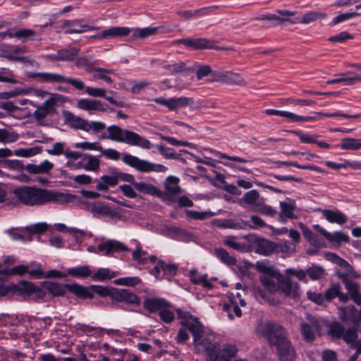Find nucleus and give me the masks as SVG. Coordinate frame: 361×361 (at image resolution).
<instances>
[{
  "mask_svg": "<svg viewBox=\"0 0 361 361\" xmlns=\"http://www.w3.org/2000/svg\"><path fill=\"white\" fill-rule=\"evenodd\" d=\"M76 197L68 193L47 190L36 186L22 185L15 188L7 200L8 204L16 207L21 204L35 207L50 202L64 204L73 201Z\"/></svg>",
  "mask_w": 361,
  "mask_h": 361,
  "instance_id": "nucleus-1",
  "label": "nucleus"
},
{
  "mask_svg": "<svg viewBox=\"0 0 361 361\" xmlns=\"http://www.w3.org/2000/svg\"><path fill=\"white\" fill-rule=\"evenodd\" d=\"M257 332L266 338L271 345L276 347V353L281 361H293L296 353L291 342L288 338V333L280 324L273 322L260 324Z\"/></svg>",
  "mask_w": 361,
  "mask_h": 361,
  "instance_id": "nucleus-2",
  "label": "nucleus"
},
{
  "mask_svg": "<svg viewBox=\"0 0 361 361\" xmlns=\"http://www.w3.org/2000/svg\"><path fill=\"white\" fill-rule=\"evenodd\" d=\"M336 260V264L345 269L344 271L337 270L336 276L341 280L345 290L349 293L351 300L357 305L361 306V287L360 284L355 280L360 279V275L346 260L340 257H337Z\"/></svg>",
  "mask_w": 361,
  "mask_h": 361,
  "instance_id": "nucleus-3",
  "label": "nucleus"
},
{
  "mask_svg": "<svg viewBox=\"0 0 361 361\" xmlns=\"http://www.w3.org/2000/svg\"><path fill=\"white\" fill-rule=\"evenodd\" d=\"M108 135L105 133L99 135V140L108 139L117 142H123L130 145L138 146L144 149H150L152 147L150 141L137 133L123 129L121 127L111 125L106 128Z\"/></svg>",
  "mask_w": 361,
  "mask_h": 361,
  "instance_id": "nucleus-4",
  "label": "nucleus"
},
{
  "mask_svg": "<svg viewBox=\"0 0 361 361\" xmlns=\"http://www.w3.org/2000/svg\"><path fill=\"white\" fill-rule=\"evenodd\" d=\"M178 319H180V324L188 330L193 337V344L197 350H201L209 346L210 341L208 338L202 339L204 334V327L199 319L191 314L190 312L178 308L176 310Z\"/></svg>",
  "mask_w": 361,
  "mask_h": 361,
  "instance_id": "nucleus-5",
  "label": "nucleus"
},
{
  "mask_svg": "<svg viewBox=\"0 0 361 361\" xmlns=\"http://www.w3.org/2000/svg\"><path fill=\"white\" fill-rule=\"evenodd\" d=\"M201 352L206 353L207 361H230L236 355L238 349L235 345L230 344L219 349L218 345L210 341L209 346L204 348Z\"/></svg>",
  "mask_w": 361,
  "mask_h": 361,
  "instance_id": "nucleus-6",
  "label": "nucleus"
},
{
  "mask_svg": "<svg viewBox=\"0 0 361 361\" xmlns=\"http://www.w3.org/2000/svg\"><path fill=\"white\" fill-rule=\"evenodd\" d=\"M326 321L320 317L317 318L310 314L306 317V321L300 323V332L307 342H312L317 336H320L322 327L324 326Z\"/></svg>",
  "mask_w": 361,
  "mask_h": 361,
  "instance_id": "nucleus-7",
  "label": "nucleus"
},
{
  "mask_svg": "<svg viewBox=\"0 0 361 361\" xmlns=\"http://www.w3.org/2000/svg\"><path fill=\"white\" fill-rule=\"evenodd\" d=\"M122 161L126 164L143 173H149L152 171L165 172L167 170V167L164 165L153 164L147 160L140 159L138 157L129 154H124L122 157Z\"/></svg>",
  "mask_w": 361,
  "mask_h": 361,
  "instance_id": "nucleus-8",
  "label": "nucleus"
},
{
  "mask_svg": "<svg viewBox=\"0 0 361 361\" xmlns=\"http://www.w3.org/2000/svg\"><path fill=\"white\" fill-rule=\"evenodd\" d=\"M92 214L97 218L108 216L114 222L123 219V216L120 212L112 209L109 205L101 202H94V205L92 206Z\"/></svg>",
  "mask_w": 361,
  "mask_h": 361,
  "instance_id": "nucleus-9",
  "label": "nucleus"
},
{
  "mask_svg": "<svg viewBox=\"0 0 361 361\" xmlns=\"http://www.w3.org/2000/svg\"><path fill=\"white\" fill-rule=\"evenodd\" d=\"M174 44H182L193 49H216L214 42L206 38H183L175 40Z\"/></svg>",
  "mask_w": 361,
  "mask_h": 361,
  "instance_id": "nucleus-10",
  "label": "nucleus"
},
{
  "mask_svg": "<svg viewBox=\"0 0 361 361\" xmlns=\"http://www.w3.org/2000/svg\"><path fill=\"white\" fill-rule=\"evenodd\" d=\"M282 274L276 271L269 275H261L259 281L264 288L269 292L275 293L280 289V283L282 279Z\"/></svg>",
  "mask_w": 361,
  "mask_h": 361,
  "instance_id": "nucleus-11",
  "label": "nucleus"
},
{
  "mask_svg": "<svg viewBox=\"0 0 361 361\" xmlns=\"http://www.w3.org/2000/svg\"><path fill=\"white\" fill-rule=\"evenodd\" d=\"M280 289L278 292L286 297L296 298L300 295V287L298 282H294L290 278L283 275L280 283Z\"/></svg>",
  "mask_w": 361,
  "mask_h": 361,
  "instance_id": "nucleus-12",
  "label": "nucleus"
},
{
  "mask_svg": "<svg viewBox=\"0 0 361 361\" xmlns=\"http://www.w3.org/2000/svg\"><path fill=\"white\" fill-rule=\"evenodd\" d=\"M76 106L80 109L88 111L90 114L95 111H106V105L97 99H80L78 101Z\"/></svg>",
  "mask_w": 361,
  "mask_h": 361,
  "instance_id": "nucleus-13",
  "label": "nucleus"
},
{
  "mask_svg": "<svg viewBox=\"0 0 361 361\" xmlns=\"http://www.w3.org/2000/svg\"><path fill=\"white\" fill-rule=\"evenodd\" d=\"M131 30L126 27H111L109 29L103 30L97 35H93L91 38L97 39H111L118 37L127 36L130 33Z\"/></svg>",
  "mask_w": 361,
  "mask_h": 361,
  "instance_id": "nucleus-14",
  "label": "nucleus"
},
{
  "mask_svg": "<svg viewBox=\"0 0 361 361\" xmlns=\"http://www.w3.org/2000/svg\"><path fill=\"white\" fill-rule=\"evenodd\" d=\"M324 298L328 302L338 298V300L343 303L348 302L350 299L351 300L349 293H345L341 291V287L338 283L331 284V287L326 290Z\"/></svg>",
  "mask_w": 361,
  "mask_h": 361,
  "instance_id": "nucleus-15",
  "label": "nucleus"
},
{
  "mask_svg": "<svg viewBox=\"0 0 361 361\" xmlns=\"http://www.w3.org/2000/svg\"><path fill=\"white\" fill-rule=\"evenodd\" d=\"M97 249L99 252H105L106 255L114 252H128L129 250L124 243L115 240H108L106 242L100 243Z\"/></svg>",
  "mask_w": 361,
  "mask_h": 361,
  "instance_id": "nucleus-16",
  "label": "nucleus"
},
{
  "mask_svg": "<svg viewBox=\"0 0 361 361\" xmlns=\"http://www.w3.org/2000/svg\"><path fill=\"white\" fill-rule=\"evenodd\" d=\"M79 51V48L68 47L58 50L56 54L49 56L48 57L52 61H72L76 58Z\"/></svg>",
  "mask_w": 361,
  "mask_h": 361,
  "instance_id": "nucleus-17",
  "label": "nucleus"
},
{
  "mask_svg": "<svg viewBox=\"0 0 361 361\" xmlns=\"http://www.w3.org/2000/svg\"><path fill=\"white\" fill-rule=\"evenodd\" d=\"M144 307L151 313L156 312L163 308L171 307V304L164 298H145L143 302Z\"/></svg>",
  "mask_w": 361,
  "mask_h": 361,
  "instance_id": "nucleus-18",
  "label": "nucleus"
},
{
  "mask_svg": "<svg viewBox=\"0 0 361 361\" xmlns=\"http://www.w3.org/2000/svg\"><path fill=\"white\" fill-rule=\"evenodd\" d=\"M29 77L31 78H38L40 82L49 83H63L66 77L56 73H32Z\"/></svg>",
  "mask_w": 361,
  "mask_h": 361,
  "instance_id": "nucleus-19",
  "label": "nucleus"
},
{
  "mask_svg": "<svg viewBox=\"0 0 361 361\" xmlns=\"http://www.w3.org/2000/svg\"><path fill=\"white\" fill-rule=\"evenodd\" d=\"M85 92L91 97L104 98L111 104L115 105L116 106H124L125 103L123 100H116L111 96L106 95V90L103 88L87 87L85 88Z\"/></svg>",
  "mask_w": 361,
  "mask_h": 361,
  "instance_id": "nucleus-20",
  "label": "nucleus"
},
{
  "mask_svg": "<svg viewBox=\"0 0 361 361\" xmlns=\"http://www.w3.org/2000/svg\"><path fill=\"white\" fill-rule=\"evenodd\" d=\"M254 243L255 252L263 256L270 255L276 249L274 243L264 238H256Z\"/></svg>",
  "mask_w": 361,
  "mask_h": 361,
  "instance_id": "nucleus-21",
  "label": "nucleus"
},
{
  "mask_svg": "<svg viewBox=\"0 0 361 361\" xmlns=\"http://www.w3.org/2000/svg\"><path fill=\"white\" fill-rule=\"evenodd\" d=\"M325 326L327 327L328 335L334 340L341 339L345 341V336L347 334L348 329L338 322H334L331 323H325Z\"/></svg>",
  "mask_w": 361,
  "mask_h": 361,
  "instance_id": "nucleus-22",
  "label": "nucleus"
},
{
  "mask_svg": "<svg viewBox=\"0 0 361 361\" xmlns=\"http://www.w3.org/2000/svg\"><path fill=\"white\" fill-rule=\"evenodd\" d=\"M65 121L69 126L74 129H79L85 131L87 126V121L78 116H75L72 112L64 111L63 112Z\"/></svg>",
  "mask_w": 361,
  "mask_h": 361,
  "instance_id": "nucleus-23",
  "label": "nucleus"
},
{
  "mask_svg": "<svg viewBox=\"0 0 361 361\" xmlns=\"http://www.w3.org/2000/svg\"><path fill=\"white\" fill-rule=\"evenodd\" d=\"M179 178L175 176H169L164 183V188L166 191V199L172 200L171 196L178 195L181 192L178 185Z\"/></svg>",
  "mask_w": 361,
  "mask_h": 361,
  "instance_id": "nucleus-24",
  "label": "nucleus"
},
{
  "mask_svg": "<svg viewBox=\"0 0 361 361\" xmlns=\"http://www.w3.org/2000/svg\"><path fill=\"white\" fill-rule=\"evenodd\" d=\"M238 237L235 235L225 236L222 243L228 247L240 252H247L250 251V246L245 243L237 241Z\"/></svg>",
  "mask_w": 361,
  "mask_h": 361,
  "instance_id": "nucleus-25",
  "label": "nucleus"
},
{
  "mask_svg": "<svg viewBox=\"0 0 361 361\" xmlns=\"http://www.w3.org/2000/svg\"><path fill=\"white\" fill-rule=\"evenodd\" d=\"M357 329L348 328L345 336V342L349 345L350 348L356 350L357 353L361 354V338L357 340Z\"/></svg>",
  "mask_w": 361,
  "mask_h": 361,
  "instance_id": "nucleus-26",
  "label": "nucleus"
},
{
  "mask_svg": "<svg viewBox=\"0 0 361 361\" xmlns=\"http://www.w3.org/2000/svg\"><path fill=\"white\" fill-rule=\"evenodd\" d=\"M102 182L97 183L96 188L100 191H106L109 187H113L118 184L116 171L113 170L111 175H104L100 178Z\"/></svg>",
  "mask_w": 361,
  "mask_h": 361,
  "instance_id": "nucleus-27",
  "label": "nucleus"
},
{
  "mask_svg": "<svg viewBox=\"0 0 361 361\" xmlns=\"http://www.w3.org/2000/svg\"><path fill=\"white\" fill-rule=\"evenodd\" d=\"M54 167V164L48 160H44L39 165L28 164L25 166L27 171L32 174L47 173Z\"/></svg>",
  "mask_w": 361,
  "mask_h": 361,
  "instance_id": "nucleus-28",
  "label": "nucleus"
},
{
  "mask_svg": "<svg viewBox=\"0 0 361 361\" xmlns=\"http://www.w3.org/2000/svg\"><path fill=\"white\" fill-rule=\"evenodd\" d=\"M322 215L331 223H336L343 225L347 221V216L338 210L324 209Z\"/></svg>",
  "mask_w": 361,
  "mask_h": 361,
  "instance_id": "nucleus-29",
  "label": "nucleus"
},
{
  "mask_svg": "<svg viewBox=\"0 0 361 361\" xmlns=\"http://www.w3.org/2000/svg\"><path fill=\"white\" fill-rule=\"evenodd\" d=\"M223 83L228 85H236L243 86L246 85L244 78L238 73L227 71H223Z\"/></svg>",
  "mask_w": 361,
  "mask_h": 361,
  "instance_id": "nucleus-30",
  "label": "nucleus"
},
{
  "mask_svg": "<svg viewBox=\"0 0 361 361\" xmlns=\"http://www.w3.org/2000/svg\"><path fill=\"white\" fill-rule=\"evenodd\" d=\"M168 231L170 234L173 235L175 239L178 240L188 242L192 240L193 238L190 232L176 226L169 227Z\"/></svg>",
  "mask_w": 361,
  "mask_h": 361,
  "instance_id": "nucleus-31",
  "label": "nucleus"
},
{
  "mask_svg": "<svg viewBox=\"0 0 361 361\" xmlns=\"http://www.w3.org/2000/svg\"><path fill=\"white\" fill-rule=\"evenodd\" d=\"M133 187L140 192L147 195L161 196V191L150 183L145 182H135Z\"/></svg>",
  "mask_w": 361,
  "mask_h": 361,
  "instance_id": "nucleus-32",
  "label": "nucleus"
},
{
  "mask_svg": "<svg viewBox=\"0 0 361 361\" xmlns=\"http://www.w3.org/2000/svg\"><path fill=\"white\" fill-rule=\"evenodd\" d=\"M42 286L53 296H61L66 293V284L61 285L51 281H45L42 283Z\"/></svg>",
  "mask_w": 361,
  "mask_h": 361,
  "instance_id": "nucleus-33",
  "label": "nucleus"
},
{
  "mask_svg": "<svg viewBox=\"0 0 361 361\" xmlns=\"http://www.w3.org/2000/svg\"><path fill=\"white\" fill-rule=\"evenodd\" d=\"M66 288L68 291L81 298H92L93 296L92 293L88 290L87 288L77 283L66 284Z\"/></svg>",
  "mask_w": 361,
  "mask_h": 361,
  "instance_id": "nucleus-34",
  "label": "nucleus"
},
{
  "mask_svg": "<svg viewBox=\"0 0 361 361\" xmlns=\"http://www.w3.org/2000/svg\"><path fill=\"white\" fill-rule=\"evenodd\" d=\"M214 252L216 257L227 265H235L237 263L236 259L222 247H216Z\"/></svg>",
  "mask_w": 361,
  "mask_h": 361,
  "instance_id": "nucleus-35",
  "label": "nucleus"
},
{
  "mask_svg": "<svg viewBox=\"0 0 361 361\" xmlns=\"http://www.w3.org/2000/svg\"><path fill=\"white\" fill-rule=\"evenodd\" d=\"M67 274L73 277L87 278L91 276L92 271L87 265L70 268Z\"/></svg>",
  "mask_w": 361,
  "mask_h": 361,
  "instance_id": "nucleus-36",
  "label": "nucleus"
},
{
  "mask_svg": "<svg viewBox=\"0 0 361 361\" xmlns=\"http://www.w3.org/2000/svg\"><path fill=\"white\" fill-rule=\"evenodd\" d=\"M340 147L345 150H358L361 149V139L343 138L341 140Z\"/></svg>",
  "mask_w": 361,
  "mask_h": 361,
  "instance_id": "nucleus-37",
  "label": "nucleus"
},
{
  "mask_svg": "<svg viewBox=\"0 0 361 361\" xmlns=\"http://www.w3.org/2000/svg\"><path fill=\"white\" fill-rule=\"evenodd\" d=\"M116 274L106 268H99L94 274H91V279L94 281H103L115 277Z\"/></svg>",
  "mask_w": 361,
  "mask_h": 361,
  "instance_id": "nucleus-38",
  "label": "nucleus"
},
{
  "mask_svg": "<svg viewBox=\"0 0 361 361\" xmlns=\"http://www.w3.org/2000/svg\"><path fill=\"white\" fill-rule=\"evenodd\" d=\"M280 208L281 218H282V216H286V218L291 219L296 218V216L293 213L295 210V204L293 202H291L290 201L281 202Z\"/></svg>",
  "mask_w": 361,
  "mask_h": 361,
  "instance_id": "nucleus-39",
  "label": "nucleus"
},
{
  "mask_svg": "<svg viewBox=\"0 0 361 361\" xmlns=\"http://www.w3.org/2000/svg\"><path fill=\"white\" fill-rule=\"evenodd\" d=\"M147 255V251L143 250L142 245L139 243H137L135 249L132 253L133 259L136 261L139 264H145L148 262Z\"/></svg>",
  "mask_w": 361,
  "mask_h": 361,
  "instance_id": "nucleus-40",
  "label": "nucleus"
},
{
  "mask_svg": "<svg viewBox=\"0 0 361 361\" xmlns=\"http://www.w3.org/2000/svg\"><path fill=\"white\" fill-rule=\"evenodd\" d=\"M157 27H145V28H136L132 30V37L136 39L137 37L144 39L149 36L154 35L157 32Z\"/></svg>",
  "mask_w": 361,
  "mask_h": 361,
  "instance_id": "nucleus-41",
  "label": "nucleus"
},
{
  "mask_svg": "<svg viewBox=\"0 0 361 361\" xmlns=\"http://www.w3.org/2000/svg\"><path fill=\"white\" fill-rule=\"evenodd\" d=\"M35 286L36 285H35L32 282L22 281L19 285L13 286V289H15L16 291L19 292L21 294H24L27 296H31L33 294V290Z\"/></svg>",
  "mask_w": 361,
  "mask_h": 361,
  "instance_id": "nucleus-42",
  "label": "nucleus"
},
{
  "mask_svg": "<svg viewBox=\"0 0 361 361\" xmlns=\"http://www.w3.org/2000/svg\"><path fill=\"white\" fill-rule=\"evenodd\" d=\"M35 35V31L32 29H20L14 33H8V37H16L20 39L23 42H25L30 37Z\"/></svg>",
  "mask_w": 361,
  "mask_h": 361,
  "instance_id": "nucleus-43",
  "label": "nucleus"
},
{
  "mask_svg": "<svg viewBox=\"0 0 361 361\" xmlns=\"http://www.w3.org/2000/svg\"><path fill=\"white\" fill-rule=\"evenodd\" d=\"M326 239L332 243L336 244L348 243L350 241L349 236L341 231H336L333 233H330V236H326Z\"/></svg>",
  "mask_w": 361,
  "mask_h": 361,
  "instance_id": "nucleus-44",
  "label": "nucleus"
},
{
  "mask_svg": "<svg viewBox=\"0 0 361 361\" xmlns=\"http://www.w3.org/2000/svg\"><path fill=\"white\" fill-rule=\"evenodd\" d=\"M248 222L241 220L240 221H235L233 220H226L224 221L221 226L226 228H233V229H247Z\"/></svg>",
  "mask_w": 361,
  "mask_h": 361,
  "instance_id": "nucleus-45",
  "label": "nucleus"
},
{
  "mask_svg": "<svg viewBox=\"0 0 361 361\" xmlns=\"http://www.w3.org/2000/svg\"><path fill=\"white\" fill-rule=\"evenodd\" d=\"M100 161L98 158L94 156L89 155L87 157V162L82 165L81 167L86 171H98L99 169Z\"/></svg>",
  "mask_w": 361,
  "mask_h": 361,
  "instance_id": "nucleus-46",
  "label": "nucleus"
},
{
  "mask_svg": "<svg viewBox=\"0 0 361 361\" xmlns=\"http://www.w3.org/2000/svg\"><path fill=\"white\" fill-rule=\"evenodd\" d=\"M123 302L128 305L139 306L141 303L140 298L132 291L124 289Z\"/></svg>",
  "mask_w": 361,
  "mask_h": 361,
  "instance_id": "nucleus-47",
  "label": "nucleus"
},
{
  "mask_svg": "<svg viewBox=\"0 0 361 361\" xmlns=\"http://www.w3.org/2000/svg\"><path fill=\"white\" fill-rule=\"evenodd\" d=\"M326 16V14L324 13L311 11L310 13L304 14L300 20V22L304 24H308L312 22L316 21L318 19L325 18Z\"/></svg>",
  "mask_w": 361,
  "mask_h": 361,
  "instance_id": "nucleus-48",
  "label": "nucleus"
},
{
  "mask_svg": "<svg viewBox=\"0 0 361 361\" xmlns=\"http://www.w3.org/2000/svg\"><path fill=\"white\" fill-rule=\"evenodd\" d=\"M307 274L312 280H318L324 276L325 269L322 267L313 265L307 269Z\"/></svg>",
  "mask_w": 361,
  "mask_h": 361,
  "instance_id": "nucleus-49",
  "label": "nucleus"
},
{
  "mask_svg": "<svg viewBox=\"0 0 361 361\" xmlns=\"http://www.w3.org/2000/svg\"><path fill=\"white\" fill-rule=\"evenodd\" d=\"M163 68L169 71L172 75L188 70L185 63L183 61H178L172 64H165L163 66Z\"/></svg>",
  "mask_w": 361,
  "mask_h": 361,
  "instance_id": "nucleus-50",
  "label": "nucleus"
},
{
  "mask_svg": "<svg viewBox=\"0 0 361 361\" xmlns=\"http://www.w3.org/2000/svg\"><path fill=\"white\" fill-rule=\"evenodd\" d=\"M172 111L175 110L177 107H183L190 105L193 103L192 98L188 97H173L171 98Z\"/></svg>",
  "mask_w": 361,
  "mask_h": 361,
  "instance_id": "nucleus-51",
  "label": "nucleus"
},
{
  "mask_svg": "<svg viewBox=\"0 0 361 361\" xmlns=\"http://www.w3.org/2000/svg\"><path fill=\"white\" fill-rule=\"evenodd\" d=\"M141 282V279L139 277H123L117 279L114 281V283L116 285L122 286H134L139 284Z\"/></svg>",
  "mask_w": 361,
  "mask_h": 361,
  "instance_id": "nucleus-52",
  "label": "nucleus"
},
{
  "mask_svg": "<svg viewBox=\"0 0 361 361\" xmlns=\"http://www.w3.org/2000/svg\"><path fill=\"white\" fill-rule=\"evenodd\" d=\"M75 147L85 150H96L99 152L102 150V147L99 142H81L75 143Z\"/></svg>",
  "mask_w": 361,
  "mask_h": 361,
  "instance_id": "nucleus-53",
  "label": "nucleus"
},
{
  "mask_svg": "<svg viewBox=\"0 0 361 361\" xmlns=\"http://www.w3.org/2000/svg\"><path fill=\"white\" fill-rule=\"evenodd\" d=\"M106 128V124L102 121H91L90 123L87 122L85 131L90 132L91 130L92 133L97 134L102 132Z\"/></svg>",
  "mask_w": 361,
  "mask_h": 361,
  "instance_id": "nucleus-54",
  "label": "nucleus"
},
{
  "mask_svg": "<svg viewBox=\"0 0 361 361\" xmlns=\"http://www.w3.org/2000/svg\"><path fill=\"white\" fill-rule=\"evenodd\" d=\"M162 272L163 276L167 279L173 276L176 274L177 266L174 264H166L164 261H162Z\"/></svg>",
  "mask_w": 361,
  "mask_h": 361,
  "instance_id": "nucleus-55",
  "label": "nucleus"
},
{
  "mask_svg": "<svg viewBox=\"0 0 361 361\" xmlns=\"http://www.w3.org/2000/svg\"><path fill=\"white\" fill-rule=\"evenodd\" d=\"M6 59L10 60V61H20V62H22V63H29L30 64L31 66H34V67H39V63L32 59H30L29 57L27 56H11V55H6Z\"/></svg>",
  "mask_w": 361,
  "mask_h": 361,
  "instance_id": "nucleus-56",
  "label": "nucleus"
},
{
  "mask_svg": "<svg viewBox=\"0 0 361 361\" xmlns=\"http://www.w3.org/2000/svg\"><path fill=\"white\" fill-rule=\"evenodd\" d=\"M185 214L188 217L191 218L192 219L197 220H204L207 217L212 216V214L207 212H197L193 210H185Z\"/></svg>",
  "mask_w": 361,
  "mask_h": 361,
  "instance_id": "nucleus-57",
  "label": "nucleus"
},
{
  "mask_svg": "<svg viewBox=\"0 0 361 361\" xmlns=\"http://www.w3.org/2000/svg\"><path fill=\"white\" fill-rule=\"evenodd\" d=\"M255 210L269 216H274L277 214V211L276 209H274L271 206L266 204H257L255 206Z\"/></svg>",
  "mask_w": 361,
  "mask_h": 361,
  "instance_id": "nucleus-58",
  "label": "nucleus"
},
{
  "mask_svg": "<svg viewBox=\"0 0 361 361\" xmlns=\"http://www.w3.org/2000/svg\"><path fill=\"white\" fill-rule=\"evenodd\" d=\"M255 268L259 272L262 274V275H269V274L277 271L276 269H274L273 267L269 266L267 264V263H266L265 262H262V261L257 262Z\"/></svg>",
  "mask_w": 361,
  "mask_h": 361,
  "instance_id": "nucleus-59",
  "label": "nucleus"
},
{
  "mask_svg": "<svg viewBox=\"0 0 361 361\" xmlns=\"http://www.w3.org/2000/svg\"><path fill=\"white\" fill-rule=\"evenodd\" d=\"M361 13H355V12H353V13H342V14H340L338 16H337L336 17H335L331 25H335L336 24H338L341 22H343L345 20H349L353 17H355V16H360Z\"/></svg>",
  "mask_w": 361,
  "mask_h": 361,
  "instance_id": "nucleus-60",
  "label": "nucleus"
},
{
  "mask_svg": "<svg viewBox=\"0 0 361 361\" xmlns=\"http://www.w3.org/2000/svg\"><path fill=\"white\" fill-rule=\"evenodd\" d=\"M357 310L353 305H350V312H348V322H351L354 325L353 328L359 326L360 321L359 320V315H357Z\"/></svg>",
  "mask_w": 361,
  "mask_h": 361,
  "instance_id": "nucleus-61",
  "label": "nucleus"
},
{
  "mask_svg": "<svg viewBox=\"0 0 361 361\" xmlns=\"http://www.w3.org/2000/svg\"><path fill=\"white\" fill-rule=\"evenodd\" d=\"M259 197V192L256 190H252L247 192L243 197V201L248 204H254Z\"/></svg>",
  "mask_w": 361,
  "mask_h": 361,
  "instance_id": "nucleus-62",
  "label": "nucleus"
},
{
  "mask_svg": "<svg viewBox=\"0 0 361 361\" xmlns=\"http://www.w3.org/2000/svg\"><path fill=\"white\" fill-rule=\"evenodd\" d=\"M159 315L161 320L166 324H170L175 319L174 314L167 308L160 310Z\"/></svg>",
  "mask_w": 361,
  "mask_h": 361,
  "instance_id": "nucleus-63",
  "label": "nucleus"
},
{
  "mask_svg": "<svg viewBox=\"0 0 361 361\" xmlns=\"http://www.w3.org/2000/svg\"><path fill=\"white\" fill-rule=\"evenodd\" d=\"M252 224L248 223L247 228L257 229L266 226L265 221L259 216L252 215L250 216Z\"/></svg>",
  "mask_w": 361,
  "mask_h": 361,
  "instance_id": "nucleus-64",
  "label": "nucleus"
}]
</instances>
